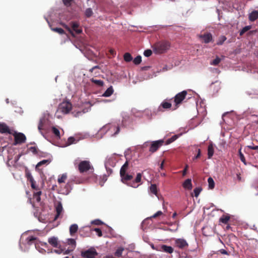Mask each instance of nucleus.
<instances>
[{"mask_svg":"<svg viewBox=\"0 0 258 258\" xmlns=\"http://www.w3.org/2000/svg\"><path fill=\"white\" fill-rule=\"evenodd\" d=\"M214 147L212 144L208 146V158H211L214 154Z\"/></svg>","mask_w":258,"mask_h":258,"instance_id":"393cba45","label":"nucleus"},{"mask_svg":"<svg viewBox=\"0 0 258 258\" xmlns=\"http://www.w3.org/2000/svg\"><path fill=\"white\" fill-rule=\"evenodd\" d=\"M163 143L164 141L162 140L152 142L149 149V151L152 153L155 152L163 145Z\"/></svg>","mask_w":258,"mask_h":258,"instance_id":"9d476101","label":"nucleus"},{"mask_svg":"<svg viewBox=\"0 0 258 258\" xmlns=\"http://www.w3.org/2000/svg\"><path fill=\"white\" fill-rule=\"evenodd\" d=\"M251 28L250 26H246L242 28L239 32V35L242 36L246 32L248 31Z\"/></svg>","mask_w":258,"mask_h":258,"instance_id":"e433bc0d","label":"nucleus"},{"mask_svg":"<svg viewBox=\"0 0 258 258\" xmlns=\"http://www.w3.org/2000/svg\"><path fill=\"white\" fill-rule=\"evenodd\" d=\"M128 162L126 161L122 166L120 170V176L121 177V180L124 184H125L134 188H137L140 185V184L138 183L141 181L142 174L141 173H137V176L135 180L132 181H130L133 179V176L132 174H130L126 173V171L128 169Z\"/></svg>","mask_w":258,"mask_h":258,"instance_id":"f257e3e1","label":"nucleus"},{"mask_svg":"<svg viewBox=\"0 0 258 258\" xmlns=\"http://www.w3.org/2000/svg\"><path fill=\"white\" fill-rule=\"evenodd\" d=\"M72 29L66 25H63V26L69 32V33L73 36H75L73 31H75L76 34H80L82 33V30L79 28V25L76 22H72L71 23Z\"/></svg>","mask_w":258,"mask_h":258,"instance_id":"0eeeda50","label":"nucleus"},{"mask_svg":"<svg viewBox=\"0 0 258 258\" xmlns=\"http://www.w3.org/2000/svg\"><path fill=\"white\" fill-rule=\"evenodd\" d=\"M55 211L56 214L54 217L55 220H57L58 218L62 217V216L63 208L60 202H58L56 206Z\"/></svg>","mask_w":258,"mask_h":258,"instance_id":"ddd939ff","label":"nucleus"},{"mask_svg":"<svg viewBox=\"0 0 258 258\" xmlns=\"http://www.w3.org/2000/svg\"><path fill=\"white\" fill-rule=\"evenodd\" d=\"M180 258H192V257L186 253H183L180 255Z\"/></svg>","mask_w":258,"mask_h":258,"instance_id":"864d4df0","label":"nucleus"},{"mask_svg":"<svg viewBox=\"0 0 258 258\" xmlns=\"http://www.w3.org/2000/svg\"><path fill=\"white\" fill-rule=\"evenodd\" d=\"M183 186L184 188L191 189L192 188L191 180L190 179H186L183 183Z\"/></svg>","mask_w":258,"mask_h":258,"instance_id":"6ab92c4d","label":"nucleus"},{"mask_svg":"<svg viewBox=\"0 0 258 258\" xmlns=\"http://www.w3.org/2000/svg\"><path fill=\"white\" fill-rule=\"evenodd\" d=\"M163 213L161 211H158L157 213H156L155 214H154L153 216H152L150 218H155L159 216H161L162 215Z\"/></svg>","mask_w":258,"mask_h":258,"instance_id":"603ef678","label":"nucleus"},{"mask_svg":"<svg viewBox=\"0 0 258 258\" xmlns=\"http://www.w3.org/2000/svg\"><path fill=\"white\" fill-rule=\"evenodd\" d=\"M26 177L27 178V180L30 181V182H32L33 180H34L33 176L30 173H26Z\"/></svg>","mask_w":258,"mask_h":258,"instance_id":"8fccbe9b","label":"nucleus"},{"mask_svg":"<svg viewBox=\"0 0 258 258\" xmlns=\"http://www.w3.org/2000/svg\"><path fill=\"white\" fill-rule=\"evenodd\" d=\"M102 130H106V132H109L111 136H115L120 131V128L118 125L111 124H106L104 126Z\"/></svg>","mask_w":258,"mask_h":258,"instance_id":"423d86ee","label":"nucleus"},{"mask_svg":"<svg viewBox=\"0 0 258 258\" xmlns=\"http://www.w3.org/2000/svg\"><path fill=\"white\" fill-rule=\"evenodd\" d=\"M221 254H226V255H229L228 252L224 249H221L220 250H219V251Z\"/></svg>","mask_w":258,"mask_h":258,"instance_id":"13d9d810","label":"nucleus"},{"mask_svg":"<svg viewBox=\"0 0 258 258\" xmlns=\"http://www.w3.org/2000/svg\"><path fill=\"white\" fill-rule=\"evenodd\" d=\"M49 162H50L48 160H43L38 163V164L36 165V168H38L39 166H41L43 164H48Z\"/></svg>","mask_w":258,"mask_h":258,"instance_id":"a18cd8bd","label":"nucleus"},{"mask_svg":"<svg viewBox=\"0 0 258 258\" xmlns=\"http://www.w3.org/2000/svg\"><path fill=\"white\" fill-rule=\"evenodd\" d=\"M52 131L53 134L57 137L60 138V132L55 127H52Z\"/></svg>","mask_w":258,"mask_h":258,"instance_id":"ea45409f","label":"nucleus"},{"mask_svg":"<svg viewBox=\"0 0 258 258\" xmlns=\"http://www.w3.org/2000/svg\"><path fill=\"white\" fill-rule=\"evenodd\" d=\"M171 104L166 101H163L158 108L159 111L163 112L164 109H168L171 107Z\"/></svg>","mask_w":258,"mask_h":258,"instance_id":"2eb2a0df","label":"nucleus"},{"mask_svg":"<svg viewBox=\"0 0 258 258\" xmlns=\"http://www.w3.org/2000/svg\"><path fill=\"white\" fill-rule=\"evenodd\" d=\"M221 60V59L217 56L215 59L211 62L210 64L213 66H217L220 62Z\"/></svg>","mask_w":258,"mask_h":258,"instance_id":"a19ab883","label":"nucleus"},{"mask_svg":"<svg viewBox=\"0 0 258 258\" xmlns=\"http://www.w3.org/2000/svg\"><path fill=\"white\" fill-rule=\"evenodd\" d=\"M31 183V187L34 189H35V190H38V187L36 186V182L35 180H33V181H32V182H30Z\"/></svg>","mask_w":258,"mask_h":258,"instance_id":"5fc2aeb1","label":"nucleus"},{"mask_svg":"<svg viewBox=\"0 0 258 258\" xmlns=\"http://www.w3.org/2000/svg\"><path fill=\"white\" fill-rule=\"evenodd\" d=\"M36 240L37 238L34 236H29L26 239V241L27 242L28 244L32 245V244L34 243L35 245L36 248H37Z\"/></svg>","mask_w":258,"mask_h":258,"instance_id":"aec40b11","label":"nucleus"},{"mask_svg":"<svg viewBox=\"0 0 258 258\" xmlns=\"http://www.w3.org/2000/svg\"><path fill=\"white\" fill-rule=\"evenodd\" d=\"M199 38L202 39L203 42L205 43H208L213 40L212 34L208 32L199 35Z\"/></svg>","mask_w":258,"mask_h":258,"instance_id":"f8f14e48","label":"nucleus"},{"mask_svg":"<svg viewBox=\"0 0 258 258\" xmlns=\"http://www.w3.org/2000/svg\"><path fill=\"white\" fill-rule=\"evenodd\" d=\"M187 93V91L184 90L178 93L175 96L174 101L176 107H178V105L181 104L182 101L185 98Z\"/></svg>","mask_w":258,"mask_h":258,"instance_id":"1a4fd4ad","label":"nucleus"},{"mask_svg":"<svg viewBox=\"0 0 258 258\" xmlns=\"http://www.w3.org/2000/svg\"><path fill=\"white\" fill-rule=\"evenodd\" d=\"M123 58H124V60L126 62H130L133 59V57H132L131 54L128 52H126L124 54Z\"/></svg>","mask_w":258,"mask_h":258,"instance_id":"2f4dec72","label":"nucleus"},{"mask_svg":"<svg viewBox=\"0 0 258 258\" xmlns=\"http://www.w3.org/2000/svg\"><path fill=\"white\" fill-rule=\"evenodd\" d=\"M48 243L54 247H57L59 242L57 238L55 237H51L48 240Z\"/></svg>","mask_w":258,"mask_h":258,"instance_id":"dca6fc26","label":"nucleus"},{"mask_svg":"<svg viewBox=\"0 0 258 258\" xmlns=\"http://www.w3.org/2000/svg\"><path fill=\"white\" fill-rule=\"evenodd\" d=\"M91 82L95 84L98 87H102L104 85V82L103 81L100 80H97L94 78H92L90 80Z\"/></svg>","mask_w":258,"mask_h":258,"instance_id":"b1692460","label":"nucleus"},{"mask_svg":"<svg viewBox=\"0 0 258 258\" xmlns=\"http://www.w3.org/2000/svg\"><path fill=\"white\" fill-rule=\"evenodd\" d=\"M187 169H188V165H186L185 166V168L184 169H183V170L182 171V175L183 176H185L186 174V172H187Z\"/></svg>","mask_w":258,"mask_h":258,"instance_id":"bf43d9fd","label":"nucleus"},{"mask_svg":"<svg viewBox=\"0 0 258 258\" xmlns=\"http://www.w3.org/2000/svg\"><path fill=\"white\" fill-rule=\"evenodd\" d=\"M200 156H201V150L200 149H198L197 155L194 157L193 160H195V159L199 158Z\"/></svg>","mask_w":258,"mask_h":258,"instance_id":"6e6d98bb","label":"nucleus"},{"mask_svg":"<svg viewBox=\"0 0 258 258\" xmlns=\"http://www.w3.org/2000/svg\"><path fill=\"white\" fill-rule=\"evenodd\" d=\"M72 109V104L70 101H63L59 104L57 111L55 113V115L56 116L57 118H60V116L57 115V113L61 112L63 114H67L70 112Z\"/></svg>","mask_w":258,"mask_h":258,"instance_id":"7ed1b4c3","label":"nucleus"},{"mask_svg":"<svg viewBox=\"0 0 258 258\" xmlns=\"http://www.w3.org/2000/svg\"><path fill=\"white\" fill-rule=\"evenodd\" d=\"M67 178V175L66 173L62 174L59 176L57 181L59 183H64Z\"/></svg>","mask_w":258,"mask_h":258,"instance_id":"bb28decb","label":"nucleus"},{"mask_svg":"<svg viewBox=\"0 0 258 258\" xmlns=\"http://www.w3.org/2000/svg\"><path fill=\"white\" fill-rule=\"evenodd\" d=\"M114 90L112 86L109 87L103 94L102 96L108 97L110 96L113 93Z\"/></svg>","mask_w":258,"mask_h":258,"instance_id":"412c9836","label":"nucleus"},{"mask_svg":"<svg viewBox=\"0 0 258 258\" xmlns=\"http://www.w3.org/2000/svg\"><path fill=\"white\" fill-rule=\"evenodd\" d=\"M178 138V135H174L166 141V144L168 145L175 141Z\"/></svg>","mask_w":258,"mask_h":258,"instance_id":"72a5a7b5","label":"nucleus"},{"mask_svg":"<svg viewBox=\"0 0 258 258\" xmlns=\"http://www.w3.org/2000/svg\"><path fill=\"white\" fill-rule=\"evenodd\" d=\"M12 134L15 138L14 145L21 144L26 142V137L24 134L15 132L14 133H12Z\"/></svg>","mask_w":258,"mask_h":258,"instance_id":"6e6552de","label":"nucleus"},{"mask_svg":"<svg viewBox=\"0 0 258 258\" xmlns=\"http://www.w3.org/2000/svg\"><path fill=\"white\" fill-rule=\"evenodd\" d=\"M149 68H150V67L146 66V67H143L142 68V70H147Z\"/></svg>","mask_w":258,"mask_h":258,"instance_id":"774afa93","label":"nucleus"},{"mask_svg":"<svg viewBox=\"0 0 258 258\" xmlns=\"http://www.w3.org/2000/svg\"><path fill=\"white\" fill-rule=\"evenodd\" d=\"M71 184L68 182L65 186L64 189L63 190L62 194L68 195L71 190Z\"/></svg>","mask_w":258,"mask_h":258,"instance_id":"a878e982","label":"nucleus"},{"mask_svg":"<svg viewBox=\"0 0 258 258\" xmlns=\"http://www.w3.org/2000/svg\"><path fill=\"white\" fill-rule=\"evenodd\" d=\"M152 54V51L150 49H147L144 51V55L146 57L150 56Z\"/></svg>","mask_w":258,"mask_h":258,"instance_id":"09e8293b","label":"nucleus"},{"mask_svg":"<svg viewBox=\"0 0 258 258\" xmlns=\"http://www.w3.org/2000/svg\"><path fill=\"white\" fill-rule=\"evenodd\" d=\"M103 222H102L101 220L99 219H96L95 220H93L91 222L92 224L96 225H101L103 224Z\"/></svg>","mask_w":258,"mask_h":258,"instance_id":"de8ad7c7","label":"nucleus"},{"mask_svg":"<svg viewBox=\"0 0 258 258\" xmlns=\"http://www.w3.org/2000/svg\"><path fill=\"white\" fill-rule=\"evenodd\" d=\"M227 39V38L225 36H221L217 42L216 44L218 45H221L223 44L224 41Z\"/></svg>","mask_w":258,"mask_h":258,"instance_id":"473e14b6","label":"nucleus"},{"mask_svg":"<svg viewBox=\"0 0 258 258\" xmlns=\"http://www.w3.org/2000/svg\"><path fill=\"white\" fill-rule=\"evenodd\" d=\"M0 133L1 134H12V131L5 123H0Z\"/></svg>","mask_w":258,"mask_h":258,"instance_id":"4468645a","label":"nucleus"},{"mask_svg":"<svg viewBox=\"0 0 258 258\" xmlns=\"http://www.w3.org/2000/svg\"><path fill=\"white\" fill-rule=\"evenodd\" d=\"M98 255V252L93 247H91L87 250H82L81 253L82 258H96Z\"/></svg>","mask_w":258,"mask_h":258,"instance_id":"39448f33","label":"nucleus"},{"mask_svg":"<svg viewBox=\"0 0 258 258\" xmlns=\"http://www.w3.org/2000/svg\"><path fill=\"white\" fill-rule=\"evenodd\" d=\"M44 121V120L43 118H41L39 120L38 128L40 131L43 129Z\"/></svg>","mask_w":258,"mask_h":258,"instance_id":"49530a36","label":"nucleus"},{"mask_svg":"<svg viewBox=\"0 0 258 258\" xmlns=\"http://www.w3.org/2000/svg\"><path fill=\"white\" fill-rule=\"evenodd\" d=\"M258 18V11H253L249 14L248 19L251 22L255 21Z\"/></svg>","mask_w":258,"mask_h":258,"instance_id":"f3484780","label":"nucleus"},{"mask_svg":"<svg viewBox=\"0 0 258 258\" xmlns=\"http://www.w3.org/2000/svg\"><path fill=\"white\" fill-rule=\"evenodd\" d=\"M62 1L66 6H69L72 0H62Z\"/></svg>","mask_w":258,"mask_h":258,"instance_id":"4d7b16f0","label":"nucleus"},{"mask_svg":"<svg viewBox=\"0 0 258 258\" xmlns=\"http://www.w3.org/2000/svg\"><path fill=\"white\" fill-rule=\"evenodd\" d=\"M51 30L55 32H57L60 34H64V31L61 28H52Z\"/></svg>","mask_w":258,"mask_h":258,"instance_id":"58836bf2","label":"nucleus"},{"mask_svg":"<svg viewBox=\"0 0 258 258\" xmlns=\"http://www.w3.org/2000/svg\"><path fill=\"white\" fill-rule=\"evenodd\" d=\"M78 169L81 173L88 171H91V172L94 171V167L88 160L81 161L78 165Z\"/></svg>","mask_w":258,"mask_h":258,"instance_id":"20e7f679","label":"nucleus"},{"mask_svg":"<svg viewBox=\"0 0 258 258\" xmlns=\"http://www.w3.org/2000/svg\"><path fill=\"white\" fill-rule=\"evenodd\" d=\"M170 46V43L167 41H161L154 44L153 49L156 54H161L165 52Z\"/></svg>","mask_w":258,"mask_h":258,"instance_id":"f03ea898","label":"nucleus"},{"mask_svg":"<svg viewBox=\"0 0 258 258\" xmlns=\"http://www.w3.org/2000/svg\"><path fill=\"white\" fill-rule=\"evenodd\" d=\"M164 160H163V161L161 162V164H160V168L161 169H163V167H164Z\"/></svg>","mask_w":258,"mask_h":258,"instance_id":"e2e57ef3","label":"nucleus"},{"mask_svg":"<svg viewBox=\"0 0 258 258\" xmlns=\"http://www.w3.org/2000/svg\"><path fill=\"white\" fill-rule=\"evenodd\" d=\"M78 141V140H76V138L71 137L68 138V145H70L73 144H76Z\"/></svg>","mask_w":258,"mask_h":258,"instance_id":"c9c22d12","label":"nucleus"},{"mask_svg":"<svg viewBox=\"0 0 258 258\" xmlns=\"http://www.w3.org/2000/svg\"><path fill=\"white\" fill-rule=\"evenodd\" d=\"M93 14V11L91 8H88L85 10V14L86 17L90 18Z\"/></svg>","mask_w":258,"mask_h":258,"instance_id":"f704fd0d","label":"nucleus"},{"mask_svg":"<svg viewBox=\"0 0 258 258\" xmlns=\"http://www.w3.org/2000/svg\"><path fill=\"white\" fill-rule=\"evenodd\" d=\"M208 182L209 188L211 189H213L215 187V182L211 177L208 178Z\"/></svg>","mask_w":258,"mask_h":258,"instance_id":"cd10ccee","label":"nucleus"},{"mask_svg":"<svg viewBox=\"0 0 258 258\" xmlns=\"http://www.w3.org/2000/svg\"><path fill=\"white\" fill-rule=\"evenodd\" d=\"M175 245L176 247L182 249L186 248L188 246L186 241L182 238L176 239L175 240Z\"/></svg>","mask_w":258,"mask_h":258,"instance_id":"9b49d317","label":"nucleus"},{"mask_svg":"<svg viewBox=\"0 0 258 258\" xmlns=\"http://www.w3.org/2000/svg\"><path fill=\"white\" fill-rule=\"evenodd\" d=\"M239 158L240 159V160L244 164H246V160H245V157L244 156V155L242 153L241 151V149H239Z\"/></svg>","mask_w":258,"mask_h":258,"instance_id":"37998d69","label":"nucleus"},{"mask_svg":"<svg viewBox=\"0 0 258 258\" xmlns=\"http://www.w3.org/2000/svg\"><path fill=\"white\" fill-rule=\"evenodd\" d=\"M161 249L167 253H171L173 251V248L170 246H167L166 245H162L161 246Z\"/></svg>","mask_w":258,"mask_h":258,"instance_id":"4be33fe9","label":"nucleus"},{"mask_svg":"<svg viewBox=\"0 0 258 258\" xmlns=\"http://www.w3.org/2000/svg\"><path fill=\"white\" fill-rule=\"evenodd\" d=\"M142 61V57L140 55L137 56L136 57H135L133 60L134 63L135 64H140Z\"/></svg>","mask_w":258,"mask_h":258,"instance_id":"79ce46f5","label":"nucleus"},{"mask_svg":"<svg viewBox=\"0 0 258 258\" xmlns=\"http://www.w3.org/2000/svg\"><path fill=\"white\" fill-rule=\"evenodd\" d=\"M63 250H57V249H55L54 250V252L57 253H60Z\"/></svg>","mask_w":258,"mask_h":258,"instance_id":"338daca9","label":"nucleus"},{"mask_svg":"<svg viewBox=\"0 0 258 258\" xmlns=\"http://www.w3.org/2000/svg\"><path fill=\"white\" fill-rule=\"evenodd\" d=\"M255 146H247V147L250 149L253 150V148H255Z\"/></svg>","mask_w":258,"mask_h":258,"instance_id":"69168bd1","label":"nucleus"},{"mask_svg":"<svg viewBox=\"0 0 258 258\" xmlns=\"http://www.w3.org/2000/svg\"><path fill=\"white\" fill-rule=\"evenodd\" d=\"M124 250V248L123 247L120 246L118 247L114 252V255L118 257H121Z\"/></svg>","mask_w":258,"mask_h":258,"instance_id":"5701e85b","label":"nucleus"},{"mask_svg":"<svg viewBox=\"0 0 258 258\" xmlns=\"http://www.w3.org/2000/svg\"><path fill=\"white\" fill-rule=\"evenodd\" d=\"M150 190L152 194L157 195L158 191L157 186L155 184H152L151 185Z\"/></svg>","mask_w":258,"mask_h":258,"instance_id":"7c9ffc66","label":"nucleus"},{"mask_svg":"<svg viewBox=\"0 0 258 258\" xmlns=\"http://www.w3.org/2000/svg\"><path fill=\"white\" fill-rule=\"evenodd\" d=\"M99 68V67L96 66H94L93 67V68H92L90 70V72L92 73L93 70H95V69H98Z\"/></svg>","mask_w":258,"mask_h":258,"instance_id":"680f3d73","label":"nucleus"},{"mask_svg":"<svg viewBox=\"0 0 258 258\" xmlns=\"http://www.w3.org/2000/svg\"><path fill=\"white\" fill-rule=\"evenodd\" d=\"M229 219L230 217L228 216H223L220 218V221L224 224H227Z\"/></svg>","mask_w":258,"mask_h":258,"instance_id":"4c0bfd02","label":"nucleus"},{"mask_svg":"<svg viewBox=\"0 0 258 258\" xmlns=\"http://www.w3.org/2000/svg\"><path fill=\"white\" fill-rule=\"evenodd\" d=\"M70 233L71 236H74V234L77 232L78 230V226L77 224H74L70 227Z\"/></svg>","mask_w":258,"mask_h":258,"instance_id":"a211bd4d","label":"nucleus"},{"mask_svg":"<svg viewBox=\"0 0 258 258\" xmlns=\"http://www.w3.org/2000/svg\"><path fill=\"white\" fill-rule=\"evenodd\" d=\"M41 195V191H39L35 192L33 195V199H35L36 202H39L41 201L40 195Z\"/></svg>","mask_w":258,"mask_h":258,"instance_id":"c756f323","label":"nucleus"},{"mask_svg":"<svg viewBox=\"0 0 258 258\" xmlns=\"http://www.w3.org/2000/svg\"><path fill=\"white\" fill-rule=\"evenodd\" d=\"M109 51L110 54L111 55H112V56H114L116 54L115 51L113 49H110Z\"/></svg>","mask_w":258,"mask_h":258,"instance_id":"052dcab7","label":"nucleus"},{"mask_svg":"<svg viewBox=\"0 0 258 258\" xmlns=\"http://www.w3.org/2000/svg\"><path fill=\"white\" fill-rule=\"evenodd\" d=\"M28 151L29 152H32L34 155H38L39 153V150L37 147L34 146V147H30L29 148H28Z\"/></svg>","mask_w":258,"mask_h":258,"instance_id":"c85d7f7f","label":"nucleus"},{"mask_svg":"<svg viewBox=\"0 0 258 258\" xmlns=\"http://www.w3.org/2000/svg\"><path fill=\"white\" fill-rule=\"evenodd\" d=\"M202 190L201 187H196L194 189V196L196 197H198Z\"/></svg>","mask_w":258,"mask_h":258,"instance_id":"c03bdc74","label":"nucleus"},{"mask_svg":"<svg viewBox=\"0 0 258 258\" xmlns=\"http://www.w3.org/2000/svg\"><path fill=\"white\" fill-rule=\"evenodd\" d=\"M95 231L99 237H101L102 235V231L100 229L98 228H95L93 229Z\"/></svg>","mask_w":258,"mask_h":258,"instance_id":"3c124183","label":"nucleus"},{"mask_svg":"<svg viewBox=\"0 0 258 258\" xmlns=\"http://www.w3.org/2000/svg\"><path fill=\"white\" fill-rule=\"evenodd\" d=\"M70 243L71 244H75L76 242H75V240L74 239H70Z\"/></svg>","mask_w":258,"mask_h":258,"instance_id":"0e129e2a","label":"nucleus"}]
</instances>
